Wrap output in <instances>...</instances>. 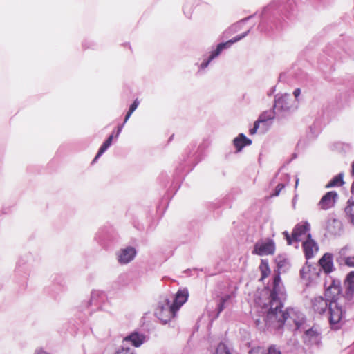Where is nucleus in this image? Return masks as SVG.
<instances>
[{
    "mask_svg": "<svg viewBox=\"0 0 354 354\" xmlns=\"http://www.w3.org/2000/svg\"><path fill=\"white\" fill-rule=\"evenodd\" d=\"M344 212L351 223H354V201L353 199H349L347 201Z\"/></svg>",
    "mask_w": 354,
    "mask_h": 354,
    "instance_id": "nucleus-22",
    "label": "nucleus"
},
{
    "mask_svg": "<svg viewBox=\"0 0 354 354\" xmlns=\"http://www.w3.org/2000/svg\"><path fill=\"white\" fill-rule=\"evenodd\" d=\"M344 184L343 175L339 174L335 176L327 185V187L340 186Z\"/></svg>",
    "mask_w": 354,
    "mask_h": 354,
    "instance_id": "nucleus-26",
    "label": "nucleus"
},
{
    "mask_svg": "<svg viewBox=\"0 0 354 354\" xmlns=\"http://www.w3.org/2000/svg\"><path fill=\"white\" fill-rule=\"evenodd\" d=\"M341 227V223L337 219H332L328 223L327 229L330 233H335V228L339 229Z\"/></svg>",
    "mask_w": 354,
    "mask_h": 354,
    "instance_id": "nucleus-27",
    "label": "nucleus"
},
{
    "mask_svg": "<svg viewBox=\"0 0 354 354\" xmlns=\"http://www.w3.org/2000/svg\"><path fill=\"white\" fill-rule=\"evenodd\" d=\"M283 188H284L283 184H282V183L278 184L275 188L274 194H273L272 196H278Z\"/></svg>",
    "mask_w": 354,
    "mask_h": 354,
    "instance_id": "nucleus-33",
    "label": "nucleus"
},
{
    "mask_svg": "<svg viewBox=\"0 0 354 354\" xmlns=\"http://www.w3.org/2000/svg\"><path fill=\"white\" fill-rule=\"evenodd\" d=\"M337 198V194L335 192H328L321 198L318 203V206L323 210H327L332 208L335 204Z\"/></svg>",
    "mask_w": 354,
    "mask_h": 354,
    "instance_id": "nucleus-9",
    "label": "nucleus"
},
{
    "mask_svg": "<svg viewBox=\"0 0 354 354\" xmlns=\"http://www.w3.org/2000/svg\"><path fill=\"white\" fill-rule=\"evenodd\" d=\"M344 263L348 267H354V256H349L345 257Z\"/></svg>",
    "mask_w": 354,
    "mask_h": 354,
    "instance_id": "nucleus-30",
    "label": "nucleus"
},
{
    "mask_svg": "<svg viewBox=\"0 0 354 354\" xmlns=\"http://www.w3.org/2000/svg\"><path fill=\"white\" fill-rule=\"evenodd\" d=\"M275 250L274 241L270 239H267L254 244L252 254L259 256L272 255L274 254Z\"/></svg>",
    "mask_w": 354,
    "mask_h": 354,
    "instance_id": "nucleus-4",
    "label": "nucleus"
},
{
    "mask_svg": "<svg viewBox=\"0 0 354 354\" xmlns=\"http://www.w3.org/2000/svg\"><path fill=\"white\" fill-rule=\"evenodd\" d=\"M283 234L284 235L285 238H286V240L287 241V243L288 245H290L292 244V242L295 241L292 239V234L290 236L289 234V233L288 232H284L283 233Z\"/></svg>",
    "mask_w": 354,
    "mask_h": 354,
    "instance_id": "nucleus-31",
    "label": "nucleus"
},
{
    "mask_svg": "<svg viewBox=\"0 0 354 354\" xmlns=\"http://www.w3.org/2000/svg\"><path fill=\"white\" fill-rule=\"evenodd\" d=\"M342 291L341 283L339 280H333L331 284L325 291V296L330 302H336Z\"/></svg>",
    "mask_w": 354,
    "mask_h": 354,
    "instance_id": "nucleus-8",
    "label": "nucleus"
},
{
    "mask_svg": "<svg viewBox=\"0 0 354 354\" xmlns=\"http://www.w3.org/2000/svg\"><path fill=\"white\" fill-rule=\"evenodd\" d=\"M116 354H133V352L129 348L122 347L117 351Z\"/></svg>",
    "mask_w": 354,
    "mask_h": 354,
    "instance_id": "nucleus-32",
    "label": "nucleus"
},
{
    "mask_svg": "<svg viewBox=\"0 0 354 354\" xmlns=\"http://www.w3.org/2000/svg\"><path fill=\"white\" fill-rule=\"evenodd\" d=\"M169 306H162L157 313L158 318L165 324L174 317L168 316L169 314L167 310H169Z\"/></svg>",
    "mask_w": 354,
    "mask_h": 354,
    "instance_id": "nucleus-25",
    "label": "nucleus"
},
{
    "mask_svg": "<svg viewBox=\"0 0 354 354\" xmlns=\"http://www.w3.org/2000/svg\"><path fill=\"white\" fill-rule=\"evenodd\" d=\"M351 192L352 195L354 196V182L351 185Z\"/></svg>",
    "mask_w": 354,
    "mask_h": 354,
    "instance_id": "nucleus-37",
    "label": "nucleus"
},
{
    "mask_svg": "<svg viewBox=\"0 0 354 354\" xmlns=\"http://www.w3.org/2000/svg\"><path fill=\"white\" fill-rule=\"evenodd\" d=\"M113 138V136L111 135L107 140L102 144V145L100 147L95 158H94L93 161H95L98 158H100L102 154L110 147L111 145L112 140Z\"/></svg>",
    "mask_w": 354,
    "mask_h": 354,
    "instance_id": "nucleus-23",
    "label": "nucleus"
},
{
    "mask_svg": "<svg viewBox=\"0 0 354 354\" xmlns=\"http://www.w3.org/2000/svg\"><path fill=\"white\" fill-rule=\"evenodd\" d=\"M283 304L279 299L270 300V308L268 310L265 322L266 325L274 329L283 327L286 320V308L283 310Z\"/></svg>",
    "mask_w": 354,
    "mask_h": 354,
    "instance_id": "nucleus-1",
    "label": "nucleus"
},
{
    "mask_svg": "<svg viewBox=\"0 0 354 354\" xmlns=\"http://www.w3.org/2000/svg\"><path fill=\"white\" fill-rule=\"evenodd\" d=\"M255 324L257 326H260V321L259 319L255 320Z\"/></svg>",
    "mask_w": 354,
    "mask_h": 354,
    "instance_id": "nucleus-40",
    "label": "nucleus"
},
{
    "mask_svg": "<svg viewBox=\"0 0 354 354\" xmlns=\"http://www.w3.org/2000/svg\"><path fill=\"white\" fill-rule=\"evenodd\" d=\"M259 270L261 273V281L264 280L266 278H267L271 272L268 261L266 259H261V263L259 266Z\"/></svg>",
    "mask_w": 354,
    "mask_h": 354,
    "instance_id": "nucleus-21",
    "label": "nucleus"
},
{
    "mask_svg": "<svg viewBox=\"0 0 354 354\" xmlns=\"http://www.w3.org/2000/svg\"><path fill=\"white\" fill-rule=\"evenodd\" d=\"M318 263L325 274L331 273L335 269L333 256L330 253H325Z\"/></svg>",
    "mask_w": 354,
    "mask_h": 354,
    "instance_id": "nucleus-11",
    "label": "nucleus"
},
{
    "mask_svg": "<svg viewBox=\"0 0 354 354\" xmlns=\"http://www.w3.org/2000/svg\"><path fill=\"white\" fill-rule=\"evenodd\" d=\"M301 93V91L299 88H297L293 92V94H294V96L297 98L299 97V95H300Z\"/></svg>",
    "mask_w": 354,
    "mask_h": 354,
    "instance_id": "nucleus-36",
    "label": "nucleus"
},
{
    "mask_svg": "<svg viewBox=\"0 0 354 354\" xmlns=\"http://www.w3.org/2000/svg\"><path fill=\"white\" fill-rule=\"evenodd\" d=\"M329 323L333 328H338L337 326L342 319L343 310L337 302H330L328 306Z\"/></svg>",
    "mask_w": 354,
    "mask_h": 354,
    "instance_id": "nucleus-6",
    "label": "nucleus"
},
{
    "mask_svg": "<svg viewBox=\"0 0 354 354\" xmlns=\"http://www.w3.org/2000/svg\"><path fill=\"white\" fill-rule=\"evenodd\" d=\"M145 339V337L143 335L139 334L138 333H133L127 336L123 342H131L135 347H138L144 342Z\"/></svg>",
    "mask_w": 354,
    "mask_h": 354,
    "instance_id": "nucleus-16",
    "label": "nucleus"
},
{
    "mask_svg": "<svg viewBox=\"0 0 354 354\" xmlns=\"http://www.w3.org/2000/svg\"><path fill=\"white\" fill-rule=\"evenodd\" d=\"M346 295L352 297L354 295V271L350 272L345 279Z\"/></svg>",
    "mask_w": 354,
    "mask_h": 354,
    "instance_id": "nucleus-15",
    "label": "nucleus"
},
{
    "mask_svg": "<svg viewBox=\"0 0 354 354\" xmlns=\"http://www.w3.org/2000/svg\"><path fill=\"white\" fill-rule=\"evenodd\" d=\"M136 254V252L134 248L127 247L121 250L118 256V261L120 263H128L134 258Z\"/></svg>",
    "mask_w": 354,
    "mask_h": 354,
    "instance_id": "nucleus-14",
    "label": "nucleus"
},
{
    "mask_svg": "<svg viewBox=\"0 0 354 354\" xmlns=\"http://www.w3.org/2000/svg\"><path fill=\"white\" fill-rule=\"evenodd\" d=\"M328 306L327 300L322 297H317L312 300V308L315 313L319 315L324 313Z\"/></svg>",
    "mask_w": 354,
    "mask_h": 354,
    "instance_id": "nucleus-12",
    "label": "nucleus"
},
{
    "mask_svg": "<svg viewBox=\"0 0 354 354\" xmlns=\"http://www.w3.org/2000/svg\"><path fill=\"white\" fill-rule=\"evenodd\" d=\"M272 118H273V116L272 115V114L270 113L263 112V113H261L259 115V119L254 122L253 128H252L250 130V134L254 135V133H256L257 129L259 127L260 123L266 122L270 120H272Z\"/></svg>",
    "mask_w": 354,
    "mask_h": 354,
    "instance_id": "nucleus-18",
    "label": "nucleus"
},
{
    "mask_svg": "<svg viewBox=\"0 0 354 354\" xmlns=\"http://www.w3.org/2000/svg\"><path fill=\"white\" fill-rule=\"evenodd\" d=\"M138 104H139V102L138 101V100H136L133 104L131 105L126 116H125V118H124V123H125L128 120L129 118H130V116L131 115V114L133 113V112L137 109V107L138 106Z\"/></svg>",
    "mask_w": 354,
    "mask_h": 354,
    "instance_id": "nucleus-29",
    "label": "nucleus"
},
{
    "mask_svg": "<svg viewBox=\"0 0 354 354\" xmlns=\"http://www.w3.org/2000/svg\"><path fill=\"white\" fill-rule=\"evenodd\" d=\"M35 354H47L45 351L39 350L37 351Z\"/></svg>",
    "mask_w": 354,
    "mask_h": 354,
    "instance_id": "nucleus-39",
    "label": "nucleus"
},
{
    "mask_svg": "<svg viewBox=\"0 0 354 354\" xmlns=\"http://www.w3.org/2000/svg\"><path fill=\"white\" fill-rule=\"evenodd\" d=\"M304 270H305V268H303L301 271V274L302 276V277H304Z\"/></svg>",
    "mask_w": 354,
    "mask_h": 354,
    "instance_id": "nucleus-42",
    "label": "nucleus"
},
{
    "mask_svg": "<svg viewBox=\"0 0 354 354\" xmlns=\"http://www.w3.org/2000/svg\"><path fill=\"white\" fill-rule=\"evenodd\" d=\"M281 277L280 272L276 274L274 277L273 288L270 293V299H277L278 295L281 291L280 287Z\"/></svg>",
    "mask_w": 354,
    "mask_h": 354,
    "instance_id": "nucleus-19",
    "label": "nucleus"
},
{
    "mask_svg": "<svg viewBox=\"0 0 354 354\" xmlns=\"http://www.w3.org/2000/svg\"><path fill=\"white\" fill-rule=\"evenodd\" d=\"M233 142L237 152H239L244 147L251 145L252 140L243 133H240L238 137L234 139Z\"/></svg>",
    "mask_w": 354,
    "mask_h": 354,
    "instance_id": "nucleus-17",
    "label": "nucleus"
},
{
    "mask_svg": "<svg viewBox=\"0 0 354 354\" xmlns=\"http://www.w3.org/2000/svg\"><path fill=\"white\" fill-rule=\"evenodd\" d=\"M310 225L308 222H303L297 224L292 230V239L295 241H300L301 236L310 230Z\"/></svg>",
    "mask_w": 354,
    "mask_h": 354,
    "instance_id": "nucleus-13",
    "label": "nucleus"
},
{
    "mask_svg": "<svg viewBox=\"0 0 354 354\" xmlns=\"http://www.w3.org/2000/svg\"><path fill=\"white\" fill-rule=\"evenodd\" d=\"M225 303H223V301L221 300H220V302L218 305V315L223 310V309L225 308Z\"/></svg>",
    "mask_w": 354,
    "mask_h": 354,
    "instance_id": "nucleus-34",
    "label": "nucleus"
},
{
    "mask_svg": "<svg viewBox=\"0 0 354 354\" xmlns=\"http://www.w3.org/2000/svg\"><path fill=\"white\" fill-rule=\"evenodd\" d=\"M247 35H248V32H245L240 35H238V36L232 38V39L228 40L226 42L219 44L217 46L216 48L214 51L212 52L209 57L207 60H205L201 63V68L202 69L205 68L213 59H214L215 57H216L217 56H218L220 55V53H221V51L223 50H224L225 48H230L233 44L241 40V39L245 37Z\"/></svg>",
    "mask_w": 354,
    "mask_h": 354,
    "instance_id": "nucleus-3",
    "label": "nucleus"
},
{
    "mask_svg": "<svg viewBox=\"0 0 354 354\" xmlns=\"http://www.w3.org/2000/svg\"><path fill=\"white\" fill-rule=\"evenodd\" d=\"M302 338L304 342L308 346H319L322 342L320 329L314 326L305 331Z\"/></svg>",
    "mask_w": 354,
    "mask_h": 354,
    "instance_id": "nucleus-7",
    "label": "nucleus"
},
{
    "mask_svg": "<svg viewBox=\"0 0 354 354\" xmlns=\"http://www.w3.org/2000/svg\"><path fill=\"white\" fill-rule=\"evenodd\" d=\"M275 261L277 266L279 272H285L290 267V263L288 259L281 255H279L276 257Z\"/></svg>",
    "mask_w": 354,
    "mask_h": 354,
    "instance_id": "nucleus-20",
    "label": "nucleus"
},
{
    "mask_svg": "<svg viewBox=\"0 0 354 354\" xmlns=\"http://www.w3.org/2000/svg\"><path fill=\"white\" fill-rule=\"evenodd\" d=\"M113 138V136L111 135L107 140L102 144V145L100 147L95 158H94L93 161H95L98 158H100L102 154L110 147L111 145L112 140Z\"/></svg>",
    "mask_w": 354,
    "mask_h": 354,
    "instance_id": "nucleus-24",
    "label": "nucleus"
},
{
    "mask_svg": "<svg viewBox=\"0 0 354 354\" xmlns=\"http://www.w3.org/2000/svg\"><path fill=\"white\" fill-rule=\"evenodd\" d=\"M122 127H123V124L120 126V127H118L116 136H118L119 135V133H120V131H122Z\"/></svg>",
    "mask_w": 354,
    "mask_h": 354,
    "instance_id": "nucleus-38",
    "label": "nucleus"
},
{
    "mask_svg": "<svg viewBox=\"0 0 354 354\" xmlns=\"http://www.w3.org/2000/svg\"><path fill=\"white\" fill-rule=\"evenodd\" d=\"M189 297V292L187 289L179 290L176 294L175 299L171 305L169 306L167 310L169 317H175L177 311L187 301Z\"/></svg>",
    "mask_w": 354,
    "mask_h": 354,
    "instance_id": "nucleus-5",
    "label": "nucleus"
},
{
    "mask_svg": "<svg viewBox=\"0 0 354 354\" xmlns=\"http://www.w3.org/2000/svg\"><path fill=\"white\" fill-rule=\"evenodd\" d=\"M215 354H230V351L225 344L221 342L216 348Z\"/></svg>",
    "mask_w": 354,
    "mask_h": 354,
    "instance_id": "nucleus-28",
    "label": "nucleus"
},
{
    "mask_svg": "<svg viewBox=\"0 0 354 354\" xmlns=\"http://www.w3.org/2000/svg\"><path fill=\"white\" fill-rule=\"evenodd\" d=\"M352 174L354 176V161H353V163L352 165Z\"/></svg>",
    "mask_w": 354,
    "mask_h": 354,
    "instance_id": "nucleus-41",
    "label": "nucleus"
},
{
    "mask_svg": "<svg viewBox=\"0 0 354 354\" xmlns=\"http://www.w3.org/2000/svg\"><path fill=\"white\" fill-rule=\"evenodd\" d=\"M236 27H237V26H236V25H234V26H232V28H232V29H233V30H235V29H236Z\"/></svg>",
    "mask_w": 354,
    "mask_h": 354,
    "instance_id": "nucleus-43",
    "label": "nucleus"
},
{
    "mask_svg": "<svg viewBox=\"0 0 354 354\" xmlns=\"http://www.w3.org/2000/svg\"><path fill=\"white\" fill-rule=\"evenodd\" d=\"M305 257L310 259L313 257L315 253L318 251V246L316 242L312 239L311 235H307V239L302 244Z\"/></svg>",
    "mask_w": 354,
    "mask_h": 354,
    "instance_id": "nucleus-10",
    "label": "nucleus"
},
{
    "mask_svg": "<svg viewBox=\"0 0 354 354\" xmlns=\"http://www.w3.org/2000/svg\"><path fill=\"white\" fill-rule=\"evenodd\" d=\"M286 317V322L290 327L294 328L295 330L299 329L306 322L304 315L295 308H287Z\"/></svg>",
    "mask_w": 354,
    "mask_h": 354,
    "instance_id": "nucleus-2",
    "label": "nucleus"
},
{
    "mask_svg": "<svg viewBox=\"0 0 354 354\" xmlns=\"http://www.w3.org/2000/svg\"><path fill=\"white\" fill-rule=\"evenodd\" d=\"M231 298V296L230 295H225L224 297H222L220 300L223 301V303H225Z\"/></svg>",
    "mask_w": 354,
    "mask_h": 354,
    "instance_id": "nucleus-35",
    "label": "nucleus"
}]
</instances>
